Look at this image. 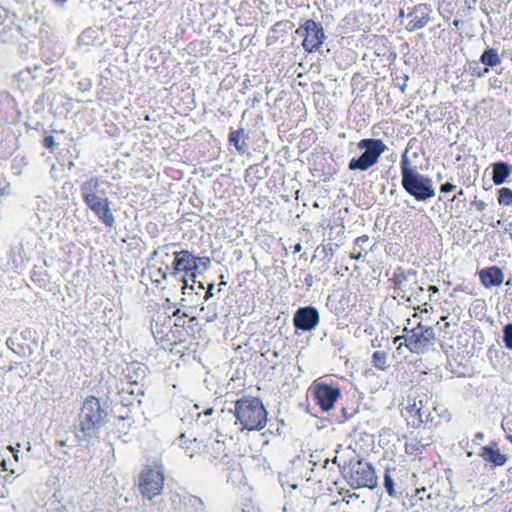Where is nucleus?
<instances>
[{
  "label": "nucleus",
  "mask_w": 512,
  "mask_h": 512,
  "mask_svg": "<svg viewBox=\"0 0 512 512\" xmlns=\"http://www.w3.org/2000/svg\"><path fill=\"white\" fill-rule=\"evenodd\" d=\"M107 421L108 413L101 406L100 400L94 396L87 397L74 425L76 438L82 441L96 437Z\"/></svg>",
  "instance_id": "1"
},
{
  "label": "nucleus",
  "mask_w": 512,
  "mask_h": 512,
  "mask_svg": "<svg viewBox=\"0 0 512 512\" xmlns=\"http://www.w3.org/2000/svg\"><path fill=\"white\" fill-rule=\"evenodd\" d=\"M401 184L404 190L417 201H426L435 196L432 180L421 175L407 156V150L401 157Z\"/></svg>",
  "instance_id": "2"
},
{
  "label": "nucleus",
  "mask_w": 512,
  "mask_h": 512,
  "mask_svg": "<svg viewBox=\"0 0 512 512\" xmlns=\"http://www.w3.org/2000/svg\"><path fill=\"white\" fill-rule=\"evenodd\" d=\"M234 416L243 429L260 431L267 424V411L262 401L256 397L245 396L235 402Z\"/></svg>",
  "instance_id": "3"
},
{
  "label": "nucleus",
  "mask_w": 512,
  "mask_h": 512,
  "mask_svg": "<svg viewBox=\"0 0 512 512\" xmlns=\"http://www.w3.org/2000/svg\"><path fill=\"white\" fill-rule=\"evenodd\" d=\"M165 468L155 460L144 466L138 477V489L143 498L151 501L164 489Z\"/></svg>",
  "instance_id": "4"
},
{
  "label": "nucleus",
  "mask_w": 512,
  "mask_h": 512,
  "mask_svg": "<svg viewBox=\"0 0 512 512\" xmlns=\"http://www.w3.org/2000/svg\"><path fill=\"white\" fill-rule=\"evenodd\" d=\"M363 153L349 161L348 169L351 171H367L378 163L381 155L388 149L381 139L364 138L357 144Z\"/></svg>",
  "instance_id": "5"
},
{
  "label": "nucleus",
  "mask_w": 512,
  "mask_h": 512,
  "mask_svg": "<svg viewBox=\"0 0 512 512\" xmlns=\"http://www.w3.org/2000/svg\"><path fill=\"white\" fill-rule=\"evenodd\" d=\"M174 260L172 263V272L171 275L174 277H178L180 274L184 273L189 275L192 284H189V280L183 276L181 281L183 282V293H185L186 289H194V283H196V271L198 269L197 257L194 256L188 250H181L174 252L173 254Z\"/></svg>",
  "instance_id": "6"
},
{
  "label": "nucleus",
  "mask_w": 512,
  "mask_h": 512,
  "mask_svg": "<svg viewBox=\"0 0 512 512\" xmlns=\"http://www.w3.org/2000/svg\"><path fill=\"white\" fill-rule=\"evenodd\" d=\"M435 340L434 329L430 326L418 324L407 337L405 347L412 353L422 354L433 346Z\"/></svg>",
  "instance_id": "7"
},
{
  "label": "nucleus",
  "mask_w": 512,
  "mask_h": 512,
  "mask_svg": "<svg viewBox=\"0 0 512 512\" xmlns=\"http://www.w3.org/2000/svg\"><path fill=\"white\" fill-rule=\"evenodd\" d=\"M299 35H305L302 46L307 52L317 50L325 40L324 30L320 24L309 19L304 22L297 30Z\"/></svg>",
  "instance_id": "8"
},
{
  "label": "nucleus",
  "mask_w": 512,
  "mask_h": 512,
  "mask_svg": "<svg viewBox=\"0 0 512 512\" xmlns=\"http://www.w3.org/2000/svg\"><path fill=\"white\" fill-rule=\"evenodd\" d=\"M109 183L99 177H92L81 185V196L85 204L108 199L105 187Z\"/></svg>",
  "instance_id": "9"
},
{
  "label": "nucleus",
  "mask_w": 512,
  "mask_h": 512,
  "mask_svg": "<svg viewBox=\"0 0 512 512\" xmlns=\"http://www.w3.org/2000/svg\"><path fill=\"white\" fill-rule=\"evenodd\" d=\"M318 405L323 411L331 410L341 395L340 389L315 381L312 386Z\"/></svg>",
  "instance_id": "10"
},
{
  "label": "nucleus",
  "mask_w": 512,
  "mask_h": 512,
  "mask_svg": "<svg viewBox=\"0 0 512 512\" xmlns=\"http://www.w3.org/2000/svg\"><path fill=\"white\" fill-rule=\"evenodd\" d=\"M320 321V314L314 306L300 307L293 316L294 327L304 332L312 331Z\"/></svg>",
  "instance_id": "11"
},
{
  "label": "nucleus",
  "mask_w": 512,
  "mask_h": 512,
  "mask_svg": "<svg viewBox=\"0 0 512 512\" xmlns=\"http://www.w3.org/2000/svg\"><path fill=\"white\" fill-rule=\"evenodd\" d=\"M351 481L356 487H367L373 489L378 485V477L375 469L370 463L358 462L351 475Z\"/></svg>",
  "instance_id": "12"
},
{
  "label": "nucleus",
  "mask_w": 512,
  "mask_h": 512,
  "mask_svg": "<svg viewBox=\"0 0 512 512\" xmlns=\"http://www.w3.org/2000/svg\"><path fill=\"white\" fill-rule=\"evenodd\" d=\"M430 9L425 4L415 6L408 14L409 22L406 25V29L410 32L424 28L430 21L429 17Z\"/></svg>",
  "instance_id": "13"
},
{
  "label": "nucleus",
  "mask_w": 512,
  "mask_h": 512,
  "mask_svg": "<svg viewBox=\"0 0 512 512\" xmlns=\"http://www.w3.org/2000/svg\"><path fill=\"white\" fill-rule=\"evenodd\" d=\"M86 205L107 227H113L115 218L108 199L91 202Z\"/></svg>",
  "instance_id": "14"
},
{
  "label": "nucleus",
  "mask_w": 512,
  "mask_h": 512,
  "mask_svg": "<svg viewBox=\"0 0 512 512\" xmlns=\"http://www.w3.org/2000/svg\"><path fill=\"white\" fill-rule=\"evenodd\" d=\"M418 402V409H416V415L420 422H429L433 420L432 412L436 410L435 402L432 396L428 394H422L416 397Z\"/></svg>",
  "instance_id": "15"
},
{
  "label": "nucleus",
  "mask_w": 512,
  "mask_h": 512,
  "mask_svg": "<svg viewBox=\"0 0 512 512\" xmlns=\"http://www.w3.org/2000/svg\"><path fill=\"white\" fill-rule=\"evenodd\" d=\"M479 276L481 283L487 288L499 286L500 284H502L504 279L502 270L496 266L482 269L479 272Z\"/></svg>",
  "instance_id": "16"
},
{
  "label": "nucleus",
  "mask_w": 512,
  "mask_h": 512,
  "mask_svg": "<svg viewBox=\"0 0 512 512\" xmlns=\"http://www.w3.org/2000/svg\"><path fill=\"white\" fill-rule=\"evenodd\" d=\"M512 172V166L506 162L499 161L492 165V181L495 185L506 182Z\"/></svg>",
  "instance_id": "17"
},
{
  "label": "nucleus",
  "mask_w": 512,
  "mask_h": 512,
  "mask_svg": "<svg viewBox=\"0 0 512 512\" xmlns=\"http://www.w3.org/2000/svg\"><path fill=\"white\" fill-rule=\"evenodd\" d=\"M485 461L494 464L495 466H503L506 461V455L500 453L494 446H484L479 454Z\"/></svg>",
  "instance_id": "18"
},
{
  "label": "nucleus",
  "mask_w": 512,
  "mask_h": 512,
  "mask_svg": "<svg viewBox=\"0 0 512 512\" xmlns=\"http://www.w3.org/2000/svg\"><path fill=\"white\" fill-rule=\"evenodd\" d=\"M207 452L211 457V461H217L226 456V445L223 441L212 440L207 445Z\"/></svg>",
  "instance_id": "19"
},
{
  "label": "nucleus",
  "mask_w": 512,
  "mask_h": 512,
  "mask_svg": "<svg viewBox=\"0 0 512 512\" xmlns=\"http://www.w3.org/2000/svg\"><path fill=\"white\" fill-rule=\"evenodd\" d=\"M176 444L185 449V453L189 457H193V455L200 450V443L196 438L187 441L186 435L183 433L176 440Z\"/></svg>",
  "instance_id": "20"
},
{
  "label": "nucleus",
  "mask_w": 512,
  "mask_h": 512,
  "mask_svg": "<svg viewBox=\"0 0 512 512\" xmlns=\"http://www.w3.org/2000/svg\"><path fill=\"white\" fill-rule=\"evenodd\" d=\"M480 62L488 67H495L501 63V58L496 49L488 48L480 56Z\"/></svg>",
  "instance_id": "21"
},
{
  "label": "nucleus",
  "mask_w": 512,
  "mask_h": 512,
  "mask_svg": "<svg viewBox=\"0 0 512 512\" xmlns=\"http://www.w3.org/2000/svg\"><path fill=\"white\" fill-rule=\"evenodd\" d=\"M394 473H396L395 468H387L385 470L383 485L390 497L399 498V496L395 490V482H394V477H393Z\"/></svg>",
  "instance_id": "22"
},
{
  "label": "nucleus",
  "mask_w": 512,
  "mask_h": 512,
  "mask_svg": "<svg viewBox=\"0 0 512 512\" xmlns=\"http://www.w3.org/2000/svg\"><path fill=\"white\" fill-rule=\"evenodd\" d=\"M243 134V129L233 130L229 134V142L232 143L240 153H244L248 148V144L245 141H241Z\"/></svg>",
  "instance_id": "23"
},
{
  "label": "nucleus",
  "mask_w": 512,
  "mask_h": 512,
  "mask_svg": "<svg viewBox=\"0 0 512 512\" xmlns=\"http://www.w3.org/2000/svg\"><path fill=\"white\" fill-rule=\"evenodd\" d=\"M415 277L416 271L414 270L400 271L394 274V282L398 289H403L405 282Z\"/></svg>",
  "instance_id": "24"
},
{
  "label": "nucleus",
  "mask_w": 512,
  "mask_h": 512,
  "mask_svg": "<svg viewBox=\"0 0 512 512\" xmlns=\"http://www.w3.org/2000/svg\"><path fill=\"white\" fill-rule=\"evenodd\" d=\"M373 364L376 368H379L381 370H385L387 365V355L385 352L382 351H376L373 353L372 356Z\"/></svg>",
  "instance_id": "25"
},
{
  "label": "nucleus",
  "mask_w": 512,
  "mask_h": 512,
  "mask_svg": "<svg viewBox=\"0 0 512 512\" xmlns=\"http://www.w3.org/2000/svg\"><path fill=\"white\" fill-rule=\"evenodd\" d=\"M498 202L501 205L511 206L512 205V190L507 187H503L498 191Z\"/></svg>",
  "instance_id": "26"
},
{
  "label": "nucleus",
  "mask_w": 512,
  "mask_h": 512,
  "mask_svg": "<svg viewBox=\"0 0 512 512\" xmlns=\"http://www.w3.org/2000/svg\"><path fill=\"white\" fill-rule=\"evenodd\" d=\"M503 341L508 349L512 350V323L507 324L503 329Z\"/></svg>",
  "instance_id": "27"
},
{
  "label": "nucleus",
  "mask_w": 512,
  "mask_h": 512,
  "mask_svg": "<svg viewBox=\"0 0 512 512\" xmlns=\"http://www.w3.org/2000/svg\"><path fill=\"white\" fill-rule=\"evenodd\" d=\"M174 246H175V244H170V245H164V246L160 247V248H159V250H157V251H154V252H153V254H152V258H154V257H156V256H158V255H160L162 252H165V253H164V257H165V259H164V258H163V259H161V263H162V264H165V263H166V261H167V259L170 257L169 250H170V248H172V247H174Z\"/></svg>",
  "instance_id": "28"
},
{
  "label": "nucleus",
  "mask_w": 512,
  "mask_h": 512,
  "mask_svg": "<svg viewBox=\"0 0 512 512\" xmlns=\"http://www.w3.org/2000/svg\"><path fill=\"white\" fill-rule=\"evenodd\" d=\"M238 512H261V510L252 501L248 500L242 503Z\"/></svg>",
  "instance_id": "29"
},
{
  "label": "nucleus",
  "mask_w": 512,
  "mask_h": 512,
  "mask_svg": "<svg viewBox=\"0 0 512 512\" xmlns=\"http://www.w3.org/2000/svg\"><path fill=\"white\" fill-rule=\"evenodd\" d=\"M198 267L201 266L204 270L210 268L211 260L209 257H197Z\"/></svg>",
  "instance_id": "30"
},
{
  "label": "nucleus",
  "mask_w": 512,
  "mask_h": 512,
  "mask_svg": "<svg viewBox=\"0 0 512 512\" xmlns=\"http://www.w3.org/2000/svg\"><path fill=\"white\" fill-rule=\"evenodd\" d=\"M43 145L50 151H53L56 147V142L52 136H46L43 140Z\"/></svg>",
  "instance_id": "31"
},
{
  "label": "nucleus",
  "mask_w": 512,
  "mask_h": 512,
  "mask_svg": "<svg viewBox=\"0 0 512 512\" xmlns=\"http://www.w3.org/2000/svg\"><path fill=\"white\" fill-rule=\"evenodd\" d=\"M455 189H456V186H455L454 184H452V183H449V182H447V183L443 184V185L440 187V191H441L442 193H449V192L454 191Z\"/></svg>",
  "instance_id": "32"
},
{
  "label": "nucleus",
  "mask_w": 512,
  "mask_h": 512,
  "mask_svg": "<svg viewBox=\"0 0 512 512\" xmlns=\"http://www.w3.org/2000/svg\"><path fill=\"white\" fill-rule=\"evenodd\" d=\"M489 72V69L488 68H484L482 70L478 69V68H474L473 71H472V75L473 76H476L478 78H482L484 77L487 73Z\"/></svg>",
  "instance_id": "33"
},
{
  "label": "nucleus",
  "mask_w": 512,
  "mask_h": 512,
  "mask_svg": "<svg viewBox=\"0 0 512 512\" xmlns=\"http://www.w3.org/2000/svg\"><path fill=\"white\" fill-rule=\"evenodd\" d=\"M416 409H418L417 398L414 399L412 404H409L406 407L407 412L410 413L411 415H416Z\"/></svg>",
  "instance_id": "34"
},
{
  "label": "nucleus",
  "mask_w": 512,
  "mask_h": 512,
  "mask_svg": "<svg viewBox=\"0 0 512 512\" xmlns=\"http://www.w3.org/2000/svg\"><path fill=\"white\" fill-rule=\"evenodd\" d=\"M407 337H404V336H396L394 338V343H399V346L397 347V351L400 353L401 350H403V346H405V343H402L401 341L402 340H405L406 341Z\"/></svg>",
  "instance_id": "35"
},
{
  "label": "nucleus",
  "mask_w": 512,
  "mask_h": 512,
  "mask_svg": "<svg viewBox=\"0 0 512 512\" xmlns=\"http://www.w3.org/2000/svg\"><path fill=\"white\" fill-rule=\"evenodd\" d=\"M483 439H484V434L482 432H477L474 435V438L472 439V442L475 443V444H479L480 441H482Z\"/></svg>",
  "instance_id": "36"
},
{
  "label": "nucleus",
  "mask_w": 512,
  "mask_h": 512,
  "mask_svg": "<svg viewBox=\"0 0 512 512\" xmlns=\"http://www.w3.org/2000/svg\"><path fill=\"white\" fill-rule=\"evenodd\" d=\"M367 241H368V237L364 235V236L357 237L355 240V244L358 246H361L363 243H366Z\"/></svg>",
  "instance_id": "37"
},
{
  "label": "nucleus",
  "mask_w": 512,
  "mask_h": 512,
  "mask_svg": "<svg viewBox=\"0 0 512 512\" xmlns=\"http://www.w3.org/2000/svg\"><path fill=\"white\" fill-rule=\"evenodd\" d=\"M474 205L476 206V208L479 210V211H483L486 207V203L483 202V201H475L474 202Z\"/></svg>",
  "instance_id": "38"
},
{
  "label": "nucleus",
  "mask_w": 512,
  "mask_h": 512,
  "mask_svg": "<svg viewBox=\"0 0 512 512\" xmlns=\"http://www.w3.org/2000/svg\"><path fill=\"white\" fill-rule=\"evenodd\" d=\"M214 289V284H210L208 286V289H207V292H206V295H205V299L208 300L209 298H211L213 296V292L212 290Z\"/></svg>",
  "instance_id": "39"
},
{
  "label": "nucleus",
  "mask_w": 512,
  "mask_h": 512,
  "mask_svg": "<svg viewBox=\"0 0 512 512\" xmlns=\"http://www.w3.org/2000/svg\"><path fill=\"white\" fill-rule=\"evenodd\" d=\"M302 250V245L300 243H297L293 247V253H299Z\"/></svg>",
  "instance_id": "40"
},
{
  "label": "nucleus",
  "mask_w": 512,
  "mask_h": 512,
  "mask_svg": "<svg viewBox=\"0 0 512 512\" xmlns=\"http://www.w3.org/2000/svg\"><path fill=\"white\" fill-rule=\"evenodd\" d=\"M157 273H159V275H161V277H162V279H163V280H166V279H167V272L162 271L161 269H158V270H157Z\"/></svg>",
  "instance_id": "41"
},
{
  "label": "nucleus",
  "mask_w": 512,
  "mask_h": 512,
  "mask_svg": "<svg viewBox=\"0 0 512 512\" xmlns=\"http://www.w3.org/2000/svg\"><path fill=\"white\" fill-rule=\"evenodd\" d=\"M214 413V409L213 408H208L207 410H205L204 412V416H210Z\"/></svg>",
  "instance_id": "42"
},
{
  "label": "nucleus",
  "mask_w": 512,
  "mask_h": 512,
  "mask_svg": "<svg viewBox=\"0 0 512 512\" xmlns=\"http://www.w3.org/2000/svg\"><path fill=\"white\" fill-rule=\"evenodd\" d=\"M194 502H195L196 504H198V505H199V507H201V510H200L199 512H204V509H203V503H202V501H200L199 499L195 498V499H194Z\"/></svg>",
  "instance_id": "43"
},
{
  "label": "nucleus",
  "mask_w": 512,
  "mask_h": 512,
  "mask_svg": "<svg viewBox=\"0 0 512 512\" xmlns=\"http://www.w3.org/2000/svg\"><path fill=\"white\" fill-rule=\"evenodd\" d=\"M428 290L433 293H437L439 291L438 287L433 286V285L429 286Z\"/></svg>",
  "instance_id": "44"
},
{
  "label": "nucleus",
  "mask_w": 512,
  "mask_h": 512,
  "mask_svg": "<svg viewBox=\"0 0 512 512\" xmlns=\"http://www.w3.org/2000/svg\"><path fill=\"white\" fill-rule=\"evenodd\" d=\"M462 196H464V191L461 189V190L458 192V194H457V195H455V196L453 197V200H454V199H456L457 197H462Z\"/></svg>",
  "instance_id": "45"
},
{
  "label": "nucleus",
  "mask_w": 512,
  "mask_h": 512,
  "mask_svg": "<svg viewBox=\"0 0 512 512\" xmlns=\"http://www.w3.org/2000/svg\"><path fill=\"white\" fill-rule=\"evenodd\" d=\"M506 439L512 444V434L506 433Z\"/></svg>",
  "instance_id": "46"
},
{
  "label": "nucleus",
  "mask_w": 512,
  "mask_h": 512,
  "mask_svg": "<svg viewBox=\"0 0 512 512\" xmlns=\"http://www.w3.org/2000/svg\"><path fill=\"white\" fill-rule=\"evenodd\" d=\"M406 84L404 83L403 85L400 86V90L402 93H405V90H406Z\"/></svg>",
  "instance_id": "47"
},
{
  "label": "nucleus",
  "mask_w": 512,
  "mask_h": 512,
  "mask_svg": "<svg viewBox=\"0 0 512 512\" xmlns=\"http://www.w3.org/2000/svg\"><path fill=\"white\" fill-rule=\"evenodd\" d=\"M450 324L448 322H446L444 325H443V329L446 331L448 328H449Z\"/></svg>",
  "instance_id": "48"
},
{
  "label": "nucleus",
  "mask_w": 512,
  "mask_h": 512,
  "mask_svg": "<svg viewBox=\"0 0 512 512\" xmlns=\"http://www.w3.org/2000/svg\"><path fill=\"white\" fill-rule=\"evenodd\" d=\"M404 16H405L404 11H403V10H400L399 17H400V18H403Z\"/></svg>",
  "instance_id": "49"
},
{
  "label": "nucleus",
  "mask_w": 512,
  "mask_h": 512,
  "mask_svg": "<svg viewBox=\"0 0 512 512\" xmlns=\"http://www.w3.org/2000/svg\"><path fill=\"white\" fill-rule=\"evenodd\" d=\"M453 24H454L455 26H458V25H459V20H454Z\"/></svg>",
  "instance_id": "50"
},
{
  "label": "nucleus",
  "mask_w": 512,
  "mask_h": 512,
  "mask_svg": "<svg viewBox=\"0 0 512 512\" xmlns=\"http://www.w3.org/2000/svg\"><path fill=\"white\" fill-rule=\"evenodd\" d=\"M424 491H425V488H423V489H421V490H420V489H418V490H417V494H420L421 492H424Z\"/></svg>",
  "instance_id": "51"
},
{
  "label": "nucleus",
  "mask_w": 512,
  "mask_h": 512,
  "mask_svg": "<svg viewBox=\"0 0 512 512\" xmlns=\"http://www.w3.org/2000/svg\"><path fill=\"white\" fill-rule=\"evenodd\" d=\"M57 3H64L66 0H55Z\"/></svg>",
  "instance_id": "52"
},
{
  "label": "nucleus",
  "mask_w": 512,
  "mask_h": 512,
  "mask_svg": "<svg viewBox=\"0 0 512 512\" xmlns=\"http://www.w3.org/2000/svg\"><path fill=\"white\" fill-rule=\"evenodd\" d=\"M328 463H329V459H326L324 462V467H326Z\"/></svg>",
  "instance_id": "53"
},
{
  "label": "nucleus",
  "mask_w": 512,
  "mask_h": 512,
  "mask_svg": "<svg viewBox=\"0 0 512 512\" xmlns=\"http://www.w3.org/2000/svg\"><path fill=\"white\" fill-rule=\"evenodd\" d=\"M199 288L200 289H204V286H203V284L201 282H199Z\"/></svg>",
  "instance_id": "54"
},
{
  "label": "nucleus",
  "mask_w": 512,
  "mask_h": 512,
  "mask_svg": "<svg viewBox=\"0 0 512 512\" xmlns=\"http://www.w3.org/2000/svg\"><path fill=\"white\" fill-rule=\"evenodd\" d=\"M446 319H447V316H442V317H441V320H442V321H444V320H446Z\"/></svg>",
  "instance_id": "55"
},
{
  "label": "nucleus",
  "mask_w": 512,
  "mask_h": 512,
  "mask_svg": "<svg viewBox=\"0 0 512 512\" xmlns=\"http://www.w3.org/2000/svg\"><path fill=\"white\" fill-rule=\"evenodd\" d=\"M333 463H337V457L332 460Z\"/></svg>",
  "instance_id": "56"
},
{
  "label": "nucleus",
  "mask_w": 512,
  "mask_h": 512,
  "mask_svg": "<svg viewBox=\"0 0 512 512\" xmlns=\"http://www.w3.org/2000/svg\"><path fill=\"white\" fill-rule=\"evenodd\" d=\"M502 428H503L504 430H506V428H505V422H503V423H502Z\"/></svg>",
  "instance_id": "57"
}]
</instances>
